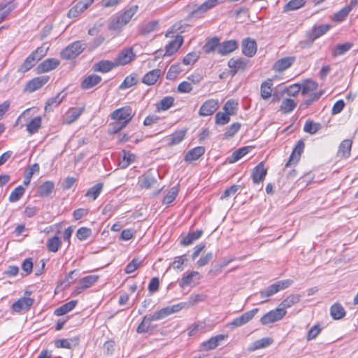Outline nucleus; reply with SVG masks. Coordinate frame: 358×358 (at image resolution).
Here are the masks:
<instances>
[{"instance_id":"nucleus-1","label":"nucleus","mask_w":358,"mask_h":358,"mask_svg":"<svg viewBox=\"0 0 358 358\" xmlns=\"http://www.w3.org/2000/svg\"><path fill=\"white\" fill-rule=\"evenodd\" d=\"M138 10L137 6H132L124 12H119L110 17L108 28L116 33H120L123 27L129 23Z\"/></svg>"},{"instance_id":"nucleus-2","label":"nucleus","mask_w":358,"mask_h":358,"mask_svg":"<svg viewBox=\"0 0 358 358\" xmlns=\"http://www.w3.org/2000/svg\"><path fill=\"white\" fill-rule=\"evenodd\" d=\"M185 306L186 303H179L177 304L169 306L163 308L159 311H157L152 314L147 315L144 317V318L146 320V321L148 322V323L150 324L153 321L162 320L169 316L170 315L179 312L180 310L183 309Z\"/></svg>"},{"instance_id":"nucleus-3","label":"nucleus","mask_w":358,"mask_h":358,"mask_svg":"<svg viewBox=\"0 0 358 358\" xmlns=\"http://www.w3.org/2000/svg\"><path fill=\"white\" fill-rule=\"evenodd\" d=\"M87 45L81 41L71 43L61 52V57L64 59H72L80 55Z\"/></svg>"},{"instance_id":"nucleus-4","label":"nucleus","mask_w":358,"mask_h":358,"mask_svg":"<svg viewBox=\"0 0 358 358\" xmlns=\"http://www.w3.org/2000/svg\"><path fill=\"white\" fill-rule=\"evenodd\" d=\"M258 312L259 308H254L250 311H248L242 314L241 316L234 319L230 323L227 324V326L231 329L241 327L250 322Z\"/></svg>"},{"instance_id":"nucleus-5","label":"nucleus","mask_w":358,"mask_h":358,"mask_svg":"<svg viewBox=\"0 0 358 358\" xmlns=\"http://www.w3.org/2000/svg\"><path fill=\"white\" fill-rule=\"evenodd\" d=\"M286 313L283 308H277L265 314L260 321L262 324L267 325L280 320L286 315Z\"/></svg>"},{"instance_id":"nucleus-6","label":"nucleus","mask_w":358,"mask_h":358,"mask_svg":"<svg viewBox=\"0 0 358 358\" xmlns=\"http://www.w3.org/2000/svg\"><path fill=\"white\" fill-rule=\"evenodd\" d=\"M131 108L130 107H122L113 111L111 114V119L125 123L127 125L132 119Z\"/></svg>"},{"instance_id":"nucleus-7","label":"nucleus","mask_w":358,"mask_h":358,"mask_svg":"<svg viewBox=\"0 0 358 358\" xmlns=\"http://www.w3.org/2000/svg\"><path fill=\"white\" fill-rule=\"evenodd\" d=\"M305 148V143L303 140H299L295 147L294 148L292 152L289 157L288 162L286 163L285 166L289 167L293 165H296L300 158L301 155L303 152Z\"/></svg>"},{"instance_id":"nucleus-8","label":"nucleus","mask_w":358,"mask_h":358,"mask_svg":"<svg viewBox=\"0 0 358 358\" xmlns=\"http://www.w3.org/2000/svg\"><path fill=\"white\" fill-rule=\"evenodd\" d=\"M50 79L48 76H41L39 77H36L29 80L26 86L25 91L31 93L42 87L44 85H45Z\"/></svg>"},{"instance_id":"nucleus-9","label":"nucleus","mask_w":358,"mask_h":358,"mask_svg":"<svg viewBox=\"0 0 358 358\" xmlns=\"http://www.w3.org/2000/svg\"><path fill=\"white\" fill-rule=\"evenodd\" d=\"M218 108V101L216 99H208L201 106L199 115L202 117L212 115Z\"/></svg>"},{"instance_id":"nucleus-10","label":"nucleus","mask_w":358,"mask_h":358,"mask_svg":"<svg viewBox=\"0 0 358 358\" xmlns=\"http://www.w3.org/2000/svg\"><path fill=\"white\" fill-rule=\"evenodd\" d=\"M201 278V275L198 271H192L179 281V285L181 288L187 286L194 287L199 283Z\"/></svg>"},{"instance_id":"nucleus-11","label":"nucleus","mask_w":358,"mask_h":358,"mask_svg":"<svg viewBox=\"0 0 358 358\" xmlns=\"http://www.w3.org/2000/svg\"><path fill=\"white\" fill-rule=\"evenodd\" d=\"M134 57L135 55L133 52L132 48H126L117 55L114 62L116 66H123L131 62Z\"/></svg>"},{"instance_id":"nucleus-12","label":"nucleus","mask_w":358,"mask_h":358,"mask_svg":"<svg viewBox=\"0 0 358 358\" xmlns=\"http://www.w3.org/2000/svg\"><path fill=\"white\" fill-rule=\"evenodd\" d=\"M257 50L256 41L251 38H246L242 41V52L244 55L252 57Z\"/></svg>"},{"instance_id":"nucleus-13","label":"nucleus","mask_w":358,"mask_h":358,"mask_svg":"<svg viewBox=\"0 0 358 358\" xmlns=\"http://www.w3.org/2000/svg\"><path fill=\"white\" fill-rule=\"evenodd\" d=\"M222 2V0H206L201 5L194 9L192 15L194 17H200L202 14L208 11V10L215 7Z\"/></svg>"},{"instance_id":"nucleus-14","label":"nucleus","mask_w":358,"mask_h":358,"mask_svg":"<svg viewBox=\"0 0 358 358\" xmlns=\"http://www.w3.org/2000/svg\"><path fill=\"white\" fill-rule=\"evenodd\" d=\"M248 65V61L243 58H231L228 61V66L231 69V73L234 76L238 71H244Z\"/></svg>"},{"instance_id":"nucleus-15","label":"nucleus","mask_w":358,"mask_h":358,"mask_svg":"<svg viewBox=\"0 0 358 358\" xmlns=\"http://www.w3.org/2000/svg\"><path fill=\"white\" fill-rule=\"evenodd\" d=\"M60 62L55 58L47 59L41 63L36 68L37 73H42L56 69Z\"/></svg>"},{"instance_id":"nucleus-16","label":"nucleus","mask_w":358,"mask_h":358,"mask_svg":"<svg viewBox=\"0 0 358 358\" xmlns=\"http://www.w3.org/2000/svg\"><path fill=\"white\" fill-rule=\"evenodd\" d=\"M238 48V43L235 40H229L220 43L217 52L220 55H228L234 51Z\"/></svg>"},{"instance_id":"nucleus-17","label":"nucleus","mask_w":358,"mask_h":358,"mask_svg":"<svg viewBox=\"0 0 358 358\" xmlns=\"http://www.w3.org/2000/svg\"><path fill=\"white\" fill-rule=\"evenodd\" d=\"M330 27L331 26L329 24L315 26L308 33V37L311 42H313L315 39L324 35Z\"/></svg>"},{"instance_id":"nucleus-18","label":"nucleus","mask_w":358,"mask_h":358,"mask_svg":"<svg viewBox=\"0 0 358 358\" xmlns=\"http://www.w3.org/2000/svg\"><path fill=\"white\" fill-rule=\"evenodd\" d=\"M34 303V300L29 297H22L16 301L13 305L12 308L15 312H20L23 310L29 309Z\"/></svg>"},{"instance_id":"nucleus-19","label":"nucleus","mask_w":358,"mask_h":358,"mask_svg":"<svg viewBox=\"0 0 358 358\" xmlns=\"http://www.w3.org/2000/svg\"><path fill=\"white\" fill-rule=\"evenodd\" d=\"M294 57H286L278 59L273 66V69L277 72H281L290 67L294 62Z\"/></svg>"},{"instance_id":"nucleus-20","label":"nucleus","mask_w":358,"mask_h":358,"mask_svg":"<svg viewBox=\"0 0 358 358\" xmlns=\"http://www.w3.org/2000/svg\"><path fill=\"white\" fill-rule=\"evenodd\" d=\"M183 43V38L181 36H177L175 39L171 41L169 44H167L165 47L166 49V55L171 56L175 52L178 51V50L180 48V46Z\"/></svg>"},{"instance_id":"nucleus-21","label":"nucleus","mask_w":358,"mask_h":358,"mask_svg":"<svg viewBox=\"0 0 358 358\" xmlns=\"http://www.w3.org/2000/svg\"><path fill=\"white\" fill-rule=\"evenodd\" d=\"M161 75L162 71L159 69L150 71L143 76L142 83L147 85H153L157 83Z\"/></svg>"},{"instance_id":"nucleus-22","label":"nucleus","mask_w":358,"mask_h":358,"mask_svg":"<svg viewBox=\"0 0 358 358\" xmlns=\"http://www.w3.org/2000/svg\"><path fill=\"white\" fill-rule=\"evenodd\" d=\"M266 170L264 169V164L259 163L256 166L252 171V178L253 182L259 184L262 182L266 176Z\"/></svg>"},{"instance_id":"nucleus-23","label":"nucleus","mask_w":358,"mask_h":358,"mask_svg":"<svg viewBox=\"0 0 358 358\" xmlns=\"http://www.w3.org/2000/svg\"><path fill=\"white\" fill-rule=\"evenodd\" d=\"M115 66L114 61L101 60L94 64L93 69L94 71L107 73Z\"/></svg>"},{"instance_id":"nucleus-24","label":"nucleus","mask_w":358,"mask_h":358,"mask_svg":"<svg viewBox=\"0 0 358 358\" xmlns=\"http://www.w3.org/2000/svg\"><path fill=\"white\" fill-rule=\"evenodd\" d=\"M98 279L97 275H90L83 278L80 280V286L77 287L78 292L80 293L82 290L92 287L97 282Z\"/></svg>"},{"instance_id":"nucleus-25","label":"nucleus","mask_w":358,"mask_h":358,"mask_svg":"<svg viewBox=\"0 0 358 358\" xmlns=\"http://www.w3.org/2000/svg\"><path fill=\"white\" fill-rule=\"evenodd\" d=\"M101 81V76L92 74L87 76L82 82L81 87L84 90H88L98 85Z\"/></svg>"},{"instance_id":"nucleus-26","label":"nucleus","mask_w":358,"mask_h":358,"mask_svg":"<svg viewBox=\"0 0 358 358\" xmlns=\"http://www.w3.org/2000/svg\"><path fill=\"white\" fill-rule=\"evenodd\" d=\"M352 145V141L350 139L343 140L338 147L337 155L348 158L350 155L351 148Z\"/></svg>"},{"instance_id":"nucleus-27","label":"nucleus","mask_w":358,"mask_h":358,"mask_svg":"<svg viewBox=\"0 0 358 358\" xmlns=\"http://www.w3.org/2000/svg\"><path fill=\"white\" fill-rule=\"evenodd\" d=\"M205 152V148L202 146L196 147L187 152L185 156L186 162H193L198 159Z\"/></svg>"},{"instance_id":"nucleus-28","label":"nucleus","mask_w":358,"mask_h":358,"mask_svg":"<svg viewBox=\"0 0 358 358\" xmlns=\"http://www.w3.org/2000/svg\"><path fill=\"white\" fill-rule=\"evenodd\" d=\"M225 336L224 335H218L213 337L207 341L203 342L201 345V348L203 350H211L218 346V343L220 341L224 340Z\"/></svg>"},{"instance_id":"nucleus-29","label":"nucleus","mask_w":358,"mask_h":358,"mask_svg":"<svg viewBox=\"0 0 358 358\" xmlns=\"http://www.w3.org/2000/svg\"><path fill=\"white\" fill-rule=\"evenodd\" d=\"M273 341V340L271 338H262L252 343L248 350L250 351H255L257 350L265 348L271 345Z\"/></svg>"},{"instance_id":"nucleus-30","label":"nucleus","mask_w":358,"mask_h":358,"mask_svg":"<svg viewBox=\"0 0 358 358\" xmlns=\"http://www.w3.org/2000/svg\"><path fill=\"white\" fill-rule=\"evenodd\" d=\"M157 182L154 176L150 173H145L138 178V184L141 188L149 189Z\"/></svg>"},{"instance_id":"nucleus-31","label":"nucleus","mask_w":358,"mask_h":358,"mask_svg":"<svg viewBox=\"0 0 358 358\" xmlns=\"http://www.w3.org/2000/svg\"><path fill=\"white\" fill-rule=\"evenodd\" d=\"M202 234V230H196L194 231L189 232L187 236L182 238L180 243L182 245H189L196 240L199 239Z\"/></svg>"},{"instance_id":"nucleus-32","label":"nucleus","mask_w":358,"mask_h":358,"mask_svg":"<svg viewBox=\"0 0 358 358\" xmlns=\"http://www.w3.org/2000/svg\"><path fill=\"white\" fill-rule=\"evenodd\" d=\"M293 283V280L291 279L282 280L276 282L275 283L272 284L268 288L273 292V294L277 293L278 292L285 289L292 285Z\"/></svg>"},{"instance_id":"nucleus-33","label":"nucleus","mask_w":358,"mask_h":358,"mask_svg":"<svg viewBox=\"0 0 358 358\" xmlns=\"http://www.w3.org/2000/svg\"><path fill=\"white\" fill-rule=\"evenodd\" d=\"M186 131L184 130L174 132L168 137V145L172 146L179 144L184 139Z\"/></svg>"},{"instance_id":"nucleus-34","label":"nucleus","mask_w":358,"mask_h":358,"mask_svg":"<svg viewBox=\"0 0 358 358\" xmlns=\"http://www.w3.org/2000/svg\"><path fill=\"white\" fill-rule=\"evenodd\" d=\"M352 43L350 42L338 45L332 49V56L334 57H337L338 56L343 55L348 52L352 48Z\"/></svg>"},{"instance_id":"nucleus-35","label":"nucleus","mask_w":358,"mask_h":358,"mask_svg":"<svg viewBox=\"0 0 358 358\" xmlns=\"http://www.w3.org/2000/svg\"><path fill=\"white\" fill-rule=\"evenodd\" d=\"M83 109L80 108H70L66 114L65 121L68 124L75 122L82 114Z\"/></svg>"},{"instance_id":"nucleus-36","label":"nucleus","mask_w":358,"mask_h":358,"mask_svg":"<svg viewBox=\"0 0 358 358\" xmlns=\"http://www.w3.org/2000/svg\"><path fill=\"white\" fill-rule=\"evenodd\" d=\"M77 304V301L72 300L68 303H66L65 304L62 305V306L59 307L55 310V314L57 316H62L64 315L71 310H72L76 305Z\"/></svg>"},{"instance_id":"nucleus-37","label":"nucleus","mask_w":358,"mask_h":358,"mask_svg":"<svg viewBox=\"0 0 358 358\" xmlns=\"http://www.w3.org/2000/svg\"><path fill=\"white\" fill-rule=\"evenodd\" d=\"M251 150L250 147H243L241 148L236 151H234L231 155L229 162V163H235L245 155H246L249 151Z\"/></svg>"},{"instance_id":"nucleus-38","label":"nucleus","mask_w":358,"mask_h":358,"mask_svg":"<svg viewBox=\"0 0 358 358\" xmlns=\"http://www.w3.org/2000/svg\"><path fill=\"white\" fill-rule=\"evenodd\" d=\"M352 9V3L343 8L334 15L333 20L336 22H343Z\"/></svg>"},{"instance_id":"nucleus-39","label":"nucleus","mask_w":358,"mask_h":358,"mask_svg":"<svg viewBox=\"0 0 358 358\" xmlns=\"http://www.w3.org/2000/svg\"><path fill=\"white\" fill-rule=\"evenodd\" d=\"M297 103L292 99H285L282 100L280 106V110L284 113L292 112L296 107Z\"/></svg>"},{"instance_id":"nucleus-40","label":"nucleus","mask_w":358,"mask_h":358,"mask_svg":"<svg viewBox=\"0 0 358 358\" xmlns=\"http://www.w3.org/2000/svg\"><path fill=\"white\" fill-rule=\"evenodd\" d=\"M330 313L334 320H340L345 315L343 307L339 303H335L330 308Z\"/></svg>"},{"instance_id":"nucleus-41","label":"nucleus","mask_w":358,"mask_h":358,"mask_svg":"<svg viewBox=\"0 0 358 358\" xmlns=\"http://www.w3.org/2000/svg\"><path fill=\"white\" fill-rule=\"evenodd\" d=\"M300 295L299 294H290L286 299H285L282 302L280 303V308H283L285 310L286 308H290L293 305L297 303L300 301Z\"/></svg>"},{"instance_id":"nucleus-42","label":"nucleus","mask_w":358,"mask_h":358,"mask_svg":"<svg viewBox=\"0 0 358 358\" xmlns=\"http://www.w3.org/2000/svg\"><path fill=\"white\" fill-rule=\"evenodd\" d=\"M174 103V98L172 96H166L157 103L158 111H164L169 109Z\"/></svg>"},{"instance_id":"nucleus-43","label":"nucleus","mask_w":358,"mask_h":358,"mask_svg":"<svg viewBox=\"0 0 358 358\" xmlns=\"http://www.w3.org/2000/svg\"><path fill=\"white\" fill-rule=\"evenodd\" d=\"M272 80H268L261 85V96L266 100L271 97L272 94Z\"/></svg>"},{"instance_id":"nucleus-44","label":"nucleus","mask_w":358,"mask_h":358,"mask_svg":"<svg viewBox=\"0 0 358 358\" xmlns=\"http://www.w3.org/2000/svg\"><path fill=\"white\" fill-rule=\"evenodd\" d=\"M220 45V40L217 37H214L210 40H208L206 44L203 47V51L206 54L211 53L215 50V49H218V46Z\"/></svg>"},{"instance_id":"nucleus-45","label":"nucleus","mask_w":358,"mask_h":358,"mask_svg":"<svg viewBox=\"0 0 358 358\" xmlns=\"http://www.w3.org/2000/svg\"><path fill=\"white\" fill-rule=\"evenodd\" d=\"M36 62L37 61L31 55H29L19 67L18 72L25 73L28 71L36 64Z\"/></svg>"},{"instance_id":"nucleus-46","label":"nucleus","mask_w":358,"mask_h":358,"mask_svg":"<svg viewBox=\"0 0 358 358\" xmlns=\"http://www.w3.org/2000/svg\"><path fill=\"white\" fill-rule=\"evenodd\" d=\"M41 117H35L27 124V130L30 134L36 133L41 126Z\"/></svg>"},{"instance_id":"nucleus-47","label":"nucleus","mask_w":358,"mask_h":358,"mask_svg":"<svg viewBox=\"0 0 358 358\" xmlns=\"http://www.w3.org/2000/svg\"><path fill=\"white\" fill-rule=\"evenodd\" d=\"M55 185L51 181L43 182L38 188V194L41 196H48L52 192Z\"/></svg>"},{"instance_id":"nucleus-48","label":"nucleus","mask_w":358,"mask_h":358,"mask_svg":"<svg viewBox=\"0 0 358 358\" xmlns=\"http://www.w3.org/2000/svg\"><path fill=\"white\" fill-rule=\"evenodd\" d=\"M138 82L137 75L136 74H131L127 76L124 81L121 83L119 88L120 90H126L134 85H135Z\"/></svg>"},{"instance_id":"nucleus-49","label":"nucleus","mask_w":358,"mask_h":358,"mask_svg":"<svg viewBox=\"0 0 358 358\" xmlns=\"http://www.w3.org/2000/svg\"><path fill=\"white\" fill-rule=\"evenodd\" d=\"M14 6L12 2L0 3V22L13 10Z\"/></svg>"},{"instance_id":"nucleus-50","label":"nucleus","mask_w":358,"mask_h":358,"mask_svg":"<svg viewBox=\"0 0 358 358\" xmlns=\"http://www.w3.org/2000/svg\"><path fill=\"white\" fill-rule=\"evenodd\" d=\"M24 192L25 189L22 185L17 186L11 192L8 198L9 201L14 203L19 201L24 195Z\"/></svg>"},{"instance_id":"nucleus-51","label":"nucleus","mask_w":358,"mask_h":358,"mask_svg":"<svg viewBox=\"0 0 358 358\" xmlns=\"http://www.w3.org/2000/svg\"><path fill=\"white\" fill-rule=\"evenodd\" d=\"M61 94L62 93H58L55 97L49 99L47 101L46 105L45 106V110L46 111L51 110L53 108L57 106L62 101L64 96H61Z\"/></svg>"},{"instance_id":"nucleus-52","label":"nucleus","mask_w":358,"mask_h":358,"mask_svg":"<svg viewBox=\"0 0 358 358\" xmlns=\"http://www.w3.org/2000/svg\"><path fill=\"white\" fill-rule=\"evenodd\" d=\"M103 184L98 183L91 187L85 194V196L95 200L101 194L103 189Z\"/></svg>"},{"instance_id":"nucleus-53","label":"nucleus","mask_w":358,"mask_h":358,"mask_svg":"<svg viewBox=\"0 0 358 358\" xmlns=\"http://www.w3.org/2000/svg\"><path fill=\"white\" fill-rule=\"evenodd\" d=\"M179 192L178 186H174L168 192L163 199L164 204H170L172 203L178 196Z\"/></svg>"},{"instance_id":"nucleus-54","label":"nucleus","mask_w":358,"mask_h":358,"mask_svg":"<svg viewBox=\"0 0 358 358\" xmlns=\"http://www.w3.org/2000/svg\"><path fill=\"white\" fill-rule=\"evenodd\" d=\"M223 110L230 115L236 114L238 110V102L234 99L227 101L224 105Z\"/></svg>"},{"instance_id":"nucleus-55","label":"nucleus","mask_w":358,"mask_h":358,"mask_svg":"<svg viewBox=\"0 0 358 358\" xmlns=\"http://www.w3.org/2000/svg\"><path fill=\"white\" fill-rule=\"evenodd\" d=\"M182 71V69L180 64L171 65L166 73V79L174 80Z\"/></svg>"},{"instance_id":"nucleus-56","label":"nucleus","mask_w":358,"mask_h":358,"mask_svg":"<svg viewBox=\"0 0 358 358\" xmlns=\"http://www.w3.org/2000/svg\"><path fill=\"white\" fill-rule=\"evenodd\" d=\"M62 242L59 237L54 236L48 239L47 248L50 252H56L61 246Z\"/></svg>"},{"instance_id":"nucleus-57","label":"nucleus","mask_w":358,"mask_h":358,"mask_svg":"<svg viewBox=\"0 0 358 358\" xmlns=\"http://www.w3.org/2000/svg\"><path fill=\"white\" fill-rule=\"evenodd\" d=\"M301 87V94L305 95L315 90L317 87V84L313 80H306L303 83Z\"/></svg>"},{"instance_id":"nucleus-58","label":"nucleus","mask_w":358,"mask_h":358,"mask_svg":"<svg viewBox=\"0 0 358 358\" xmlns=\"http://www.w3.org/2000/svg\"><path fill=\"white\" fill-rule=\"evenodd\" d=\"M321 128V125L319 123L313 122V121H307L303 127V130L305 132L315 134L317 133L320 129Z\"/></svg>"},{"instance_id":"nucleus-59","label":"nucleus","mask_w":358,"mask_h":358,"mask_svg":"<svg viewBox=\"0 0 358 358\" xmlns=\"http://www.w3.org/2000/svg\"><path fill=\"white\" fill-rule=\"evenodd\" d=\"M199 52H189L183 58L182 63L185 65H192L199 59Z\"/></svg>"},{"instance_id":"nucleus-60","label":"nucleus","mask_w":358,"mask_h":358,"mask_svg":"<svg viewBox=\"0 0 358 358\" xmlns=\"http://www.w3.org/2000/svg\"><path fill=\"white\" fill-rule=\"evenodd\" d=\"M306 0H291L285 6V10H295L301 8Z\"/></svg>"},{"instance_id":"nucleus-61","label":"nucleus","mask_w":358,"mask_h":358,"mask_svg":"<svg viewBox=\"0 0 358 358\" xmlns=\"http://www.w3.org/2000/svg\"><path fill=\"white\" fill-rule=\"evenodd\" d=\"M136 159V156L130 152H124V156L120 164L122 168H127L131 163Z\"/></svg>"},{"instance_id":"nucleus-62","label":"nucleus","mask_w":358,"mask_h":358,"mask_svg":"<svg viewBox=\"0 0 358 358\" xmlns=\"http://www.w3.org/2000/svg\"><path fill=\"white\" fill-rule=\"evenodd\" d=\"M230 120V115L226 112H218L215 115V122L220 125H224Z\"/></svg>"},{"instance_id":"nucleus-63","label":"nucleus","mask_w":358,"mask_h":358,"mask_svg":"<svg viewBox=\"0 0 358 358\" xmlns=\"http://www.w3.org/2000/svg\"><path fill=\"white\" fill-rule=\"evenodd\" d=\"M206 329V324L203 322L199 323V324H194L191 327L189 335L190 336H196L197 334H200L202 332L205 331Z\"/></svg>"},{"instance_id":"nucleus-64","label":"nucleus","mask_w":358,"mask_h":358,"mask_svg":"<svg viewBox=\"0 0 358 358\" xmlns=\"http://www.w3.org/2000/svg\"><path fill=\"white\" fill-rule=\"evenodd\" d=\"M92 235V230L87 227H80L76 232V236L80 241H85Z\"/></svg>"}]
</instances>
